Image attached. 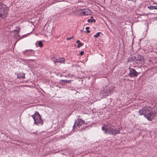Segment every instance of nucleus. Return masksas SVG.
<instances>
[{
	"instance_id": "obj_1",
	"label": "nucleus",
	"mask_w": 157,
	"mask_h": 157,
	"mask_svg": "<svg viewBox=\"0 0 157 157\" xmlns=\"http://www.w3.org/2000/svg\"><path fill=\"white\" fill-rule=\"evenodd\" d=\"M156 104L154 103L149 107L145 106L139 110V113L140 115H144L148 120L151 121L153 119L155 116V110Z\"/></svg>"
},
{
	"instance_id": "obj_2",
	"label": "nucleus",
	"mask_w": 157,
	"mask_h": 157,
	"mask_svg": "<svg viewBox=\"0 0 157 157\" xmlns=\"http://www.w3.org/2000/svg\"><path fill=\"white\" fill-rule=\"evenodd\" d=\"M34 121V124L38 126H42L44 124V121L41 116L38 112H36L35 114L31 116Z\"/></svg>"
},
{
	"instance_id": "obj_3",
	"label": "nucleus",
	"mask_w": 157,
	"mask_h": 157,
	"mask_svg": "<svg viewBox=\"0 0 157 157\" xmlns=\"http://www.w3.org/2000/svg\"><path fill=\"white\" fill-rule=\"evenodd\" d=\"M9 8L5 5L0 3V19H4L8 15Z\"/></svg>"
},
{
	"instance_id": "obj_4",
	"label": "nucleus",
	"mask_w": 157,
	"mask_h": 157,
	"mask_svg": "<svg viewBox=\"0 0 157 157\" xmlns=\"http://www.w3.org/2000/svg\"><path fill=\"white\" fill-rule=\"evenodd\" d=\"M87 124V122H85V121L82 119H78L77 120L75 121L73 127V130L75 128L80 127L83 124Z\"/></svg>"
},
{
	"instance_id": "obj_5",
	"label": "nucleus",
	"mask_w": 157,
	"mask_h": 157,
	"mask_svg": "<svg viewBox=\"0 0 157 157\" xmlns=\"http://www.w3.org/2000/svg\"><path fill=\"white\" fill-rule=\"evenodd\" d=\"M121 128V127L116 128L114 127V125L110 126V128H109V133L115 135L119 133L120 131Z\"/></svg>"
},
{
	"instance_id": "obj_6",
	"label": "nucleus",
	"mask_w": 157,
	"mask_h": 157,
	"mask_svg": "<svg viewBox=\"0 0 157 157\" xmlns=\"http://www.w3.org/2000/svg\"><path fill=\"white\" fill-rule=\"evenodd\" d=\"M79 11L84 16H88L91 14L92 12L91 10L88 8L80 9Z\"/></svg>"
},
{
	"instance_id": "obj_7",
	"label": "nucleus",
	"mask_w": 157,
	"mask_h": 157,
	"mask_svg": "<svg viewBox=\"0 0 157 157\" xmlns=\"http://www.w3.org/2000/svg\"><path fill=\"white\" fill-rule=\"evenodd\" d=\"M130 72L128 74V76L130 77H136L138 75V73L133 68H129Z\"/></svg>"
},
{
	"instance_id": "obj_8",
	"label": "nucleus",
	"mask_w": 157,
	"mask_h": 157,
	"mask_svg": "<svg viewBox=\"0 0 157 157\" xmlns=\"http://www.w3.org/2000/svg\"><path fill=\"white\" fill-rule=\"evenodd\" d=\"M23 54L26 56H34V51L32 50H26L23 52Z\"/></svg>"
},
{
	"instance_id": "obj_9",
	"label": "nucleus",
	"mask_w": 157,
	"mask_h": 157,
	"mask_svg": "<svg viewBox=\"0 0 157 157\" xmlns=\"http://www.w3.org/2000/svg\"><path fill=\"white\" fill-rule=\"evenodd\" d=\"M108 123L104 124L101 128V129L105 134H107L108 133Z\"/></svg>"
},
{
	"instance_id": "obj_10",
	"label": "nucleus",
	"mask_w": 157,
	"mask_h": 157,
	"mask_svg": "<svg viewBox=\"0 0 157 157\" xmlns=\"http://www.w3.org/2000/svg\"><path fill=\"white\" fill-rule=\"evenodd\" d=\"M107 89V86H106L105 88H103L102 90L101 91V93L102 94L104 98H106L108 95Z\"/></svg>"
},
{
	"instance_id": "obj_11",
	"label": "nucleus",
	"mask_w": 157,
	"mask_h": 157,
	"mask_svg": "<svg viewBox=\"0 0 157 157\" xmlns=\"http://www.w3.org/2000/svg\"><path fill=\"white\" fill-rule=\"evenodd\" d=\"M132 58H135L136 61L139 62L142 61L144 59L143 56L140 55H137L136 57H134V58L132 57Z\"/></svg>"
},
{
	"instance_id": "obj_12",
	"label": "nucleus",
	"mask_w": 157,
	"mask_h": 157,
	"mask_svg": "<svg viewBox=\"0 0 157 157\" xmlns=\"http://www.w3.org/2000/svg\"><path fill=\"white\" fill-rule=\"evenodd\" d=\"M17 77L20 79L24 78H25V74L23 73H21L17 75Z\"/></svg>"
},
{
	"instance_id": "obj_13",
	"label": "nucleus",
	"mask_w": 157,
	"mask_h": 157,
	"mask_svg": "<svg viewBox=\"0 0 157 157\" xmlns=\"http://www.w3.org/2000/svg\"><path fill=\"white\" fill-rule=\"evenodd\" d=\"M76 43L78 44L77 47L79 48L83 45V44L80 42L79 40H78L76 42Z\"/></svg>"
},
{
	"instance_id": "obj_14",
	"label": "nucleus",
	"mask_w": 157,
	"mask_h": 157,
	"mask_svg": "<svg viewBox=\"0 0 157 157\" xmlns=\"http://www.w3.org/2000/svg\"><path fill=\"white\" fill-rule=\"evenodd\" d=\"M65 60V59L63 58H60L57 59L56 63H62Z\"/></svg>"
},
{
	"instance_id": "obj_15",
	"label": "nucleus",
	"mask_w": 157,
	"mask_h": 157,
	"mask_svg": "<svg viewBox=\"0 0 157 157\" xmlns=\"http://www.w3.org/2000/svg\"><path fill=\"white\" fill-rule=\"evenodd\" d=\"M36 44H37L40 47H43L42 43L41 41H37Z\"/></svg>"
},
{
	"instance_id": "obj_16",
	"label": "nucleus",
	"mask_w": 157,
	"mask_h": 157,
	"mask_svg": "<svg viewBox=\"0 0 157 157\" xmlns=\"http://www.w3.org/2000/svg\"><path fill=\"white\" fill-rule=\"evenodd\" d=\"M87 22L89 23H93L95 22V20L94 19H88L87 20Z\"/></svg>"
},
{
	"instance_id": "obj_17",
	"label": "nucleus",
	"mask_w": 157,
	"mask_h": 157,
	"mask_svg": "<svg viewBox=\"0 0 157 157\" xmlns=\"http://www.w3.org/2000/svg\"><path fill=\"white\" fill-rule=\"evenodd\" d=\"M101 33L100 32H98L94 35V36L95 38H97L100 36V34Z\"/></svg>"
},
{
	"instance_id": "obj_18",
	"label": "nucleus",
	"mask_w": 157,
	"mask_h": 157,
	"mask_svg": "<svg viewBox=\"0 0 157 157\" xmlns=\"http://www.w3.org/2000/svg\"><path fill=\"white\" fill-rule=\"evenodd\" d=\"M51 59L54 62V63L56 62L57 59L53 57H52L51 58Z\"/></svg>"
},
{
	"instance_id": "obj_19",
	"label": "nucleus",
	"mask_w": 157,
	"mask_h": 157,
	"mask_svg": "<svg viewBox=\"0 0 157 157\" xmlns=\"http://www.w3.org/2000/svg\"><path fill=\"white\" fill-rule=\"evenodd\" d=\"M89 29V28L88 27H86V29L87 30L86 32L87 33H89L90 32V31L88 30Z\"/></svg>"
},
{
	"instance_id": "obj_20",
	"label": "nucleus",
	"mask_w": 157,
	"mask_h": 157,
	"mask_svg": "<svg viewBox=\"0 0 157 157\" xmlns=\"http://www.w3.org/2000/svg\"><path fill=\"white\" fill-rule=\"evenodd\" d=\"M74 38V36H72L71 37H68L67 38V40H69L72 39H73Z\"/></svg>"
},
{
	"instance_id": "obj_21",
	"label": "nucleus",
	"mask_w": 157,
	"mask_h": 157,
	"mask_svg": "<svg viewBox=\"0 0 157 157\" xmlns=\"http://www.w3.org/2000/svg\"><path fill=\"white\" fill-rule=\"evenodd\" d=\"M71 90H72V91L73 92V93H74L75 94L76 93V91L75 89H71Z\"/></svg>"
},
{
	"instance_id": "obj_22",
	"label": "nucleus",
	"mask_w": 157,
	"mask_h": 157,
	"mask_svg": "<svg viewBox=\"0 0 157 157\" xmlns=\"http://www.w3.org/2000/svg\"><path fill=\"white\" fill-rule=\"evenodd\" d=\"M148 8L149 10H153V6H148Z\"/></svg>"
},
{
	"instance_id": "obj_23",
	"label": "nucleus",
	"mask_w": 157,
	"mask_h": 157,
	"mask_svg": "<svg viewBox=\"0 0 157 157\" xmlns=\"http://www.w3.org/2000/svg\"><path fill=\"white\" fill-rule=\"evenodd\" d=\"M153 10H157V5L156 6H153Z\"/></svg>"
},
{
	"instance_id": "obj_24",
	"label": "nucleus",
	"mask_w": 157,
	"mask_h": 157,
	"mask_svg": "<svg viewBox=\"0 0 157 157\" xmlns=\"http://www.w3.org/2000/svg\"><path fill=\"white\" fill-rule=\"evenodd\" d=\"M37 131H36V132H30V134L32 135V134H37Z\"/></svg>"
},
{
	"instance_id": "obj_25",
	"label": "nucleus",
	"mask_w": 157,
	"mask_h": 157,
	"mask_svg": "<svg viewBox=\"0 0 157 157\" xmlns=\"http://www.w3.org/2000/svg\"><path fill=\"white\" fill-rule=\"evenodd\" d=\"M84 52L83 51H82L80 52V55L82 56L83 55V54H84Z\"/></svg>"
},
{
	"instance_id": "obj_26",
	"label": "nucleus",
	"mask_w": 157,
	"mask_h": 157,
	"mask_svg": "<svg viewBox=\"0 0 157 157\" xmlns=\"http://www.w3.org/2000/svg\"><path fill=\"white\" fill-rule=\"evenodd\" d=\"M114 87H112V88H111V91H110V92H111L112 91H113V89H114Z\"/></svg>"
},
{
	"instance_id": "obj_27",
	"label": "nucleus",
	"mask_w": 157,
	"mask_h": 157,
	"mask_svg": "<svg viewBox=\"0 0 157 157\" xmlns=\"http://www.w3.org/2000/svg\"><path fill=\"white\" fill-rule=\"evenodd\" d=\"M86 128V127H83V128H82V130L85 129Z\"/></svg>"
},
{
	"instance_id": "obj_28",
	"label": "nucleus",
	"mask_w": 157,
	"mask_h": 157,
	"mask_svg": "<svg viewBox=\"0 0 157 157\" xmlns=\"http://www.w3.org/2000/svg\"><path fill=\"white\" fill-rule=\"evenodd\" d=\"M17 31V33H19V31Z\"/></svg>"
},
{
	"instance_id": "obj_29",
	"label": "nucleus",
	"mask_w": 157,
	"mask_h": 157,
	"mask_svg": "<svg viewBox=\"0 0 157 157\" xmlns=\"http://www.w3.org/2000/svg\"><path fill=\"white\" fill-rule=\"evenodd\" d=\"M98 100H99V101H100V100L98 99V100H97V101H98Z\"/></svg>"
}]
</instances>
